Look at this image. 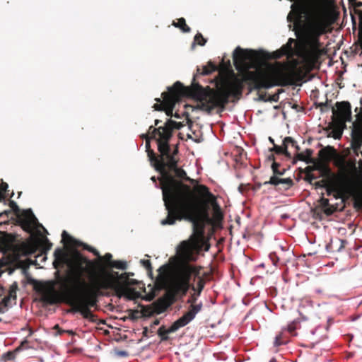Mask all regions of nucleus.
<instances>
[{"instance_id":"1","label":"nucleus","mask_w":362,"mask_h":362,"mask_svg":"<svg viewBox=\"0 0 362 362\" xmlns=\"http://www.w3.org/2000/svg\"><path fill=\"white\" fill-rule=\"evenodd\" d=\"M233 58L237 68L241 66L245 69L242 79L236 76L232 80L225 79L216 89L209 86L203 87L195 82L197 76H194L190 86H184L181 82L176 81L168 88V92H163L161 95L164 99L163 110L166 115L172 116L176 103L182 97L195 99L197 101L195 109L211 113L216 107L223 109L230 97L238 99L242 95L244 82L248 85L250 92L293 83L294 74L287 69L286 64L277 62L257 65L253 62L259 58L255 51L238 47L233 52Z\"/></svg>"},{"instance_id":"45","label":"nucleus","mask_w":362,"mask_h":362,"mask_svg":"<svg viewBox=\"0 0 362 362\" xmlns=\"http://www.w3.org/2000/svg\"><path fill=\"white\" fill-rule=\"evenodd\" d=\"M156 100L158 103H160V104H155L153 105L154 109L158 111L163 110V108L165 107L164 106V99L163 98V101H161V100L160 98H156Z\"/></svg>"},{"instance_id":"62","label":"nucleus","mask_w":362,"mask_h":362,"mask_svg":"<svg viewBox=\"0 0 362 362\" xmlns=\"http://www.w3.org/2000/svg\"><path fill=\"white\" fill-rule=\"evenodd\" d=\"M151 180H152L153 182H155V183L156 182L157 178H156L155 176L151 177Z\"/></svg>"},{"instance_id":"40","label":"nucleus","mask_w":362,"mask_h":362,"mask_svg":"<svg viewBox=\"0 0 362 362\" xmlns=\"http://www.w3.org/2000/svg\"><path fill=\"white\" fill-rule=\"evenodd\" d=\"M141 263L142 264V265L146 269L147 272L151 274H152V270H153V268H152V266H151V263L150 262V260H148V259H141Z\"/></svg>"},{"instance_id":"31","label":"nucleus","mask_w":362,"mask_h":362,"mask_svg":"<svg viewBox=\"0 0 362 362\" xmlns=\"http://www.w3.org/2000/svg\"><path fill=\"white\" fill-rule=\"evenodd\" d=\"M62 240L65 244L69 245L71 246H75L77 245V241L73 238L71 235H69L66 231L64 230L62 234Z\"/></svg>"},{"instance_id":"16","label":"nucleus","mask_w":362,"mask_h":362,"mask_svg":"<svg viewBox=\"0 0 362 362\" xmlns=\"http://www.w3.org/2000/svg\"><path fill=\"white\" fill-rule=\"evenodd\" d=\"M272 185L277 190H287L294 185L293 180L291 177L281 178L278 176H272L269 181L264 182V185Z\"/></svg>"},{"instance_id":"4","label":"nucleus","mask_w":362,"mask_h":362,"mask_svg":"<svg viewBox=\"0 0 362 362\" xmlns=\"http://www.w3.org/2000/svg\"><path fill=\"white\" fill-rule=\"evenodd\" d=\"M168 140L160 138L157 139L158 151L160 155L156 157L151 165L161 175L158 180L160 181V189H162L163 202L169 201L180 194H183L192 190L191 186L182 182L173 177L168 172L173 169L178 164L177 158L178 147L176 146L172 151Z\"/></svg>"},{"instance_id":"3","label":"nucleus","mask_w":362,"mask_h":362,"mask_svg":"<svg viewBox=\"0 0 362 362\" xmlns=\"http://www.w3.org/2000/svg\"><path fill=\"white\" fill-rule=\"evenodd\" d=\"M168 215L161 225H174L177 221L185 220L192 223L194 235L199 239L204 237L205 223L209 219V204L199 200L192 190L164 202Z\"/></svg>"},{"instance_id":"15","label":"nucleus","mask_w":362,"mask_h":362,"mask_svg":"<svg viewBox=\"0 0 362 362\" xmlns=\"http://www.w3.org/2000/svg\"><path fill=\"white\" fill-rule=\"evenodd\" d=\"M173 303V295H165L158 298L152 303V313L161 314L165 312Z\"/></svg>"},{"instance_id":"49","label":"nucleus","mask_w":362,"mask_h":362,"mask_svg":"<svg viewBox=\"0 0 362 362\" xmlns=\"http://www.w3.org/2000/svg\"><path fill=\"white\" fill-rule=\"evenodd\" d=\"M356 11L358 13L361 18H362V2L358 1L354 4Z\"/></svg>"},{"instance_id":"24","label":"nucleus","mask_w":362,"mask_h":362,"mask_svg":"<svg viewBox=\"0 0 362 362\" xmlns=\"http://www.w3.org/2000/svg\"><path fill=\"white\" fill-rule=\"evenodd\" d=\"M168 172L170 173V172H173L175 174L173 177L175 178V180L181 181L183 183L184 181H185V177H187V175L185 170L182 168L178 167L177 165H176V167H175L173 169H170Z\"/></svg>"},{"instance_id":"7","label":"nucleus","mask_w":362,"mask_h":362,"mask_svg":"<svg viewBox=\"0 0 362 362\" xmlns=\"http://www.w3.org/2000/svg\"><path fill=\"white\" fill-rule=\"evenodd\" d=\"M327 194H333L335 199H349L354 201L355 207H362V181H356L346 175L339 176L330 180L325 188Z\"/></svg>"},{"instance_id":"28","label":"nucleus","mask_w":362,"mask_h":362,"mask_svg":"<svg viewBox=\"0 0 362 362\" xmlns=\"http://www.w3.org/2000/svg\"><path fill=\"white\" fill-rule=\"evenodd\" d=\"M172 25L175 28H180L184 33H189L191 30L190 28L186 24L184 18H178L177 22L173 21Z\"/></svg>"},{"instance_id":"58","label":"nucleus","mask_w":362,"mask_h":362,"mask_svg":"<svg viewBox=\"0 0 362 362\" xmlns=\"http://www.w3.org/2000/svg\"><path fill=\"white\" fill-rule=\"evenodd\" d=\"M165 269L166 266L163 265L158 269V272H160V274H161L164 270H165Z\"/></svg>"},{"instance_id":"63","label":"nucleus","mask_w":362,"mask_h":362,"mask_svg":"<svg viewBox=\"0 0 362 362\" xmlns=\"http://www.w3.org/2000/svg\"><path fill=\"white\" fill-rule=\"evenodd\" d=\"M159 323H160V321H159L158 320H156L153 322V325H159Z\"/></svg>"},{"instance_id":"25","label":"nucleus","mask_w":362,"mask_h":362,"mask_svg":"<svg viewBox=\"0 0 362 362\" xmlns=\"http://www.w3.org/2000/svg\"><path fill=\"white\" fill-rule=\"evenodd\" d=\"M270 151H273L276 154H284L288 158H291V154L288 151L287 146L283 142L282 146H278L274 144V146L272 148H270Z\"/></svg>"},{"instance_id":"59","label":"nucleus","mask_w":362,"mask_h":362,"mask_svg":"<svg viewBox=\"0 0 362 362\" xmlns=\"http://www.w3.org/2000/svg\"><path fill=\"white\" fill-rule=\"evenodd\" d=\"M160 123H161V120H160V119H156L154 121L155 126H158Z\"/></svg>"},{"instance_id":"36","label":"nucleus","mask_w":362,"mask_h":362,"mask_svg":"<svg viewBox=\"0 0 362 362\" xmlns=\"http://www.w3.org/2000/svg\"><path fill=\"white\" fill-rule=\"evenodd\" d=\"M8 184L4 182H1L0 183V202L6 198V192L8 189Z\"/></svg>"},{"instance_id":"46","label":"nucleus","mask_w":362,"mask_h":362,"mask_svg":"<svg viewBox=\"0 0 362 362\" xmlns=\"http://www.w3.org/2000/svg\"><path fill=\"white\" fill-rule=\"evenodd\" d=\"M287 55L284 51H281V49L273 52V58L274 59H280L283 56Z\"/></svg>"},{"instance_id":"23","label":"nucleus","mask_w":362,"mask_h":362,"mask_svg":"<svg viewBox=\"0 0 362 362\" xmlns=\"http://www.w3.org/2000/svg\"><path fill=\"white\" fill-rule=\"evenodd\" d=\"M313 151L310 148H307L305 152L298 153L296 158L301 161H304L306 163L314 164L316 161L315 159L312 158Z\"/></svg>"},{"instance_id":"44","label":"nucleus","mask_w":362,"mask_h":362,"mask_svg":"<svg viewBox=\"0 0 362 362\" xmlns=\"http://www.w3.org/2000/svg\"><path fill=\"white\" fill-rule=\"evenodd\" d=\"M283 141L287 147L288 144H291V146H293L294 148L296 145H298L297 142L292 137L290 136L285 137Z\"/></svg>"},{"instance_id":"17","label":"nucleus","mask_w":362,"mask_h":362,"mask_svg":"<svg viewBox=\"0 0 362 362\" xmlns=\"http://www.w3.org/2000/svg\"><path fill=\"white\" fill-rule=\"evenodd\" d=\"M0 250L4 253L14 252L16 250L15 237L7 233H2L0 235Z\"/></svg>"},{"instance_id":"10","label":"nucleus","mask_w":362,"mask_h":362,"mask_svg":"<svg viewBox=\"0 0 362 362\" xmlns=\"http://www.w3.org/2000/svg\"><path fill=\"white\" fill-rule=\"evenodd\" d=\"M361 107H356L354 112H356V120L353 122L351 130V146L354 151L357 153L362 146V97L360 98Z\"/></svg>"},{"instance_id":"9","label":"nucleus","mask_w":362,"mask_h":362,"mask_svg":"<svg viewBox=\"0 0 362 362\" xmlns=\"http://www.w3.org/2000/svg\"><path fill=\"white\" fill-rule=\"evenodd\" d=\"M185 181L189 182L191 185H194V187H191V189L194 196L199 200L206 201L207 204H210L213 206L216 213L221 214L220 206L216 202V197L209 191L208 187L204 185L198 184V181L197 180L190 178L188 176L187 177H185Z\"/></svg>"},{"instance_id":"13","label":"nucleus","mask_w":362,"mask_h":362,"mask_svg":"<svg viewBox=\"0 0 362 362\" xmlns=\"http://www.w3.org/2000/svg\"><path fill=\"white\" fill-rule=\"evenodd\" d=\"M183 126L184 124L182 122L168 119L163 127L156 128L151 125L149 127V131L153 133V137L158 134V138L170 141L173 136V129H180Z\"/></svg>"},{"instance_id":"51","label":"nucleus","mask_w":362,"mask_h":362,"mask_svg":"<svg viewBox=\"0 0 362 362\" xmlns=\"http://www.w3.org/2000/svg\"><path fill=\"white\" fill-rule=\"evenodd\" d=\"M15 358V354L11 351H8L6 354H4V359L6 361H11L14 359Z\"/></svg>"},{"instance_id":"48","label":"nucleus","mask_w":362,"mask_h":362,"mask_svg":"<svg viewBox=\"0 0 362 362\" xmlns=\"http://www.w3.org/2000/svg\"><path fill=\"white\" fill-rule=\"evenodd\" d=\"M84 248L86 250H87L88 251L92 252L94 255L97 256L98 257H99V256L100 255L99 252L96 249H95L94 247H93L91 246L86 245V246H84Z\"/></svg>"},{"instance_id":"56","label":"nucleus","mask_w":362,"mask_h":362,"mask_svg":"<svg viewBox=\"0 0 362 362\" xmlns=\"http://www.w3.org/2000/svg\"><path fill=\"white\" fill-rule=\"evenodd\" d=\"M268 160L274 163V161H275V156L273 154H271L268 156Z\"/></svg>"},{"instance_id":"55","label":"nucleus","mask_w":362,"mask_h":362,"mask_svg":"<svg viewBox=\"0 0 362 362\" xmlns=\"http://www.w3.org/2000/svg\"><path fill=\"white\" fill-rule=\"evenodd\" d=\"M316 188H322V185L319 181H316L313 183Z\"/></svg>"},{"instance_id":"26","label":"nucleus","mask_w":362,"mask_h":362,"mask_svg":"<svg viewBox=\"0 0 362 362\" xmlns=\"http://www.w3.org/2000/svg\"><path fill=\"white\" fill-rule=\"evenodd\" d=\"M17 288H18V286H17L16 283H14L13 285L11 286L9 292H8V295L7 296L4 297L1 300L2 304H4L5 306H6L8 304V303L11 298H13V299L16 298Z\"/></svg>"},{"instance_id":"18","label":"nucleus","mask_w":362,"mask_h":362,"mask_svg":"<svg viewBox=\"0 0 362 362\" xmlns=\"http://www.w3.org/2000/svg\"><path fill=\"white\" fill-rule=\"evenodd\" d=\"M157 136H158V135L156 134L155 136V137H153V133L151 132H150L149 129L148 130V134H143L141 136L142 138L146 139V151L147 153V156H148V160L151 163V165L152 164V163L153 161H155V159H156V157L157 156V155L153 151V150L151 148L150 140L156 139L157 141V139L158 138V137H156Z\"/></svg>"},{"instance_id":"29","label":"nucleus","mask_w":362,"mask_h":362,"mask_svg":"<svg viewBox=\"0 0 362 362\" xmlns=\"http://www.w3.org/2000/svg\"><path fill=\"white\" fill-rule=\"evenodd\" d=\"M280 167H281L280 163H279L276 161H274V163H272V170L273 171L272 176L280 177V176L284 175V173H286V169L285 168L281 169Z\"/></svg>"},{"instance_id":"35","label":"nucleus","mask_w":362,"mask_h":362,"mask_svg":"<svg viewBox=\"0 0 362 362\" xmlns=\"http://www.w3.org/2000/svg\"><path fill=\"white\" fill-rule=\"evenodd\" d=\"M298 322L296 320L293 321L292 322H291L288 326H287V328H286V330L288 331V332L292 335V336H296V330L297 329V324Z\"/></svg>"},{"instance_id":"11","label":"nucleus","mask_w":362,"mask_h":362,"mask_svg":"<svg viewBox=\"0 0 362 362\" xmlns=\"http://www.w3.org/2000/svg\"><path fill=\"white\" fill-rule=\"evenodd\" d=\"M336 109L332 107V120L339 126H346V122L352 119L351 105L348 101L337 102Z\"/></svg>"},{"instance_id":"6","label":"nucleus","mask_w":362,"mask_h":362,"mask_svg":"<svg viewBox=\"0 0 362 362\" xmlns=\"http://www.w3.org/2000/svg\"><path fill=\"white\" fill-rule=\"evenodd\" d=\"M206 281L203 276H200V267L189 264L188 263L180 264L175 270L173 281L172 290L173 295H180L184 296L187 294L189 288L194 293H192L187 300L189 304L187 311H189L192 305H200V310L197 314L202 311L203 303H197L199 296L203 291Z\"/></svg>"},{"instance_id":"39","label":"nucleus","mask_w":362,"mask_h":362,"mask_svg":"<svg viewBox=\"0 0 362 362\" xmlns=\"http://www.w3.org/2000/svg\"><path fill=\"white\" fill-rule=\"evenodd\" d=\"M281 51H284L287 56L291 55L293 52V47L292 45H291V43H286V45H283L281 48Z\"/></svg>"},{"instance_id":"32","label":"nucleus","mask_w":362,"mask_h":362,"mask_svg":"<svg viewBox=\"0 0 362 362\" xmlns=\"http://www.w3.org/2000/svg\"><path fill=\"white\" fill-rule=\"evenodd\" d=\"M191 253H192V251H191V248L189 246V245L185 242L182 243V248L180 250V255L184 258H189V256L191 255Z\"/></svg>"},{"instance_id":"14","label":"nucleus","mask_w":362,"mask_h":362,"mask_svg":"<svg viewBox=\"0 0 362 362\" xmlns=\"http://www.w3.org/2000/svg\"><path fill=\"white\" fill-rule=\"evenodd\" d=\"M25 252L28 254H34L38 250L42 254L46 255L51 250L52 243L45 237L42 239H32L24 245Z\"/></svg>"},{"instance_id":"53","label":"nucleus","mask_w":362,"mask_h":362,"mask_svg":"<svg viewBox=\"0 0 362 362\" xmlns=\"http://www.w3.org/2000/svg\"><path fill=\"white\" fill-rule=\"evenodd\" d=\"M269 258H270L271 261L272 262L273 264L276 265V264L279 261V257H277V255L275 253H271L269 255Z\"/></svg>"},{"instance_id":"20","label":"nucleus","mask_w":362,"mask_h":362,"mask_svg":"<svg viewBox=\"0 0 362 362\" xmlns=\"http://www.w3.org/2000/svg\"><path fill=\"white\" fill-rule=\"evenodd\" d=\"M335 149L332 146H327L319 151L318 155L320 160L323 163L329 162L335 154Z\"/></svg>"},{"instance_id":"47","label":"nucleus","mask_w":362,"mask_h":362,"mask_svg":"<svg viewBox=\"0 0 362 362\" xmlns=\"http://www.w3.org/2000/svg\"><path fill=\"white\" fill-rule=\"evenodd\" d=\"M317 107H320L321 112H325L328 109V100L325 103H320L316 105Z\"/></svg>"},{"instance_id":"37","label":"nucleus","mask_w":362,"mask_h":362,"mask_svg":"<svg viewBox=\"0 0 362 362\" xmlns=\"http://www.w3.org/2000/svg\"><path fill=\"white\" fill-rule=\"evenodd\" d=\"M194 42L200 46H204L206 42V39L201 33H198L194 36Z\"/></svg>"},{"instance_id":"41","label":"nucleus","mask_w":362,"mask_h":362,"mask_svg":"<svg viewBox=\"0 0 362 362\" xmlns=\"http://www.w3.org/2000/svg\"><path fill=\"white\" fill-rule=\"evenodd\" d=\"M283 92L282 89H279L277 93L268 97V101L278 102L279 100V94Z\"/></svg>"},{"instance_id":"5","label":"nucleus","mask_w":362,"mask_h":362,"mask_svg":"<svg viewBox=\"0 0 362 362\" xmlns=\"http://www.w3.org/2000/svg\"><path fill=\"white\" fill-rule=\"evenodd\" d=\"M306 16L308 21L306 32L308 35V45L303 53V58L307 62H313L319 55L321 43L320 37L327 32V21L324 7L321 0L309 1L298 12L295 21V26L299 29L304 28L301 20V14Z\"/></svg>"},{"instance_id":"19","label":"nucleus","mask_w":362,"mask_h":362,"mask_svg":"<svg viewBox=\"0 0 362 362\" xmlns=\"http://www.w3.org/2000/svg\"><path fill=\"white\" fill-rule=\"evenodd\" d=\"M310 169H315V170H318L320 172V175L318 177H322L329 179V177L332 176V171L326 163L319 162L318 160H316L313 166L307 167V170Z\"/></svg>"},{"instance_id":"60","label":"nucleus","mask_w":362,"mask_h":362,"mask_svg":"<svg viewBox=\"0 0 362 362\" xmlns=\"http://www.w3.org/2000/svg\"><path fill=\"white\" fill-rule=\"evenodd\" d=\"M287 42L291 43V45H292L293 43L295 42V40L293 38H289Z\"/></svg>"},{"instance_id":"33","label":"nucleus","mask_w":362,"mask_h":362,"mask_svg":"<svg viewBox=\"0 0 362 362\" xmlns=\"http://www.w3.org/2000/svg\"><path fill=\"white\" fill-rule=\"evenodd\" d=\"M110 268H116L124 270L127 268V264L124 261L114 260L112 262H111Z\"/></svg>"},{"instance_id":"57","label":"nucleus","mask_w":362,"mask_h":362,"mask_svg":"<svg viewBox=\"0 0 362 362\" xmlns=\"http://www.w3.org/2000/svg\"><path fill=\"white\" fill-rule=\"evenodd\" d=\"M11 213V211L8 210V211H4L1 213H0V217L2 216L4 214L8 216L9 214Z\"/></svg>"},{"instance_id":"30","label":"nucleus","mask_w":362,"mask_h":362,"mask_svg":"<svg viewBox=\"0 0 362 362\" xmlns=\"http://www.w3.org/2000/svg\"><path fill=\"white\" fill-rule=\"evenodd\" d=\"M112 259V255L110 253H106L104 256H99L98 262H94L95 264L96 263L100 264L102 262H104L105 264V266L108 268H110L111 262H112L114 260Z\"/></svg>"},{"instance_id":"27","label":"nucleus","mask_w":362,"mask_h":362,"mask_svg":"<svg viewBox=\"0 0 362 362\" xmlns=\"http://www.w3.org/2000/svg\"><path fill=\"white\" fill-rule=\"evenodd\" d=\"M130 273H122L118 276V279L124 285H126L127 288H129V285H135L136 284V280L129 279V276ZM131 275H134L133 273H131Z\"/></svg>"},{"instance_id":"22","label":"nucleus","mask_w":362,"mask_h":362,"mask_svg":"<svg viewBox=\"0 0 362 362\" xmlns=\"http://www.w3.org/2000/svg\"><path fill=\"white\" fill-rule=\"evenodd\" d=\"M319 203L323 212L328 216L332 214L337 210V207L331 205L329 199L323 197L320 198Z\"/></svg>"},{"instance_id":"54","label":"nucleus","mask_w":362,"mask_h":362,"mask_svg":"<svg viewBox=\"0 0 362 362\" xmlns=\"http://www.w3.org/2000/svg\"><path fill=\"white\" fill-rule=\"evenodd\" d=\"M259 100L261 101L267 102L268 97L267 96V93L265 92L259 93Z\"/></svg>"},{"instance_id":"64","label":"nucleus","mask_w":362,"mask_h":362,"mask_svg":"<svg viewBox=\"0 0 362 362\" xmlns=\"http://www.w3.org/2000/svg\"><path fill=\"white\" fill-rule=\"evenodd\" d=\"M26 344H28V341L25 340V341L21 342V346H23Z\"/></svg>"},{"instance_id":"43","label":"nucleus","mask_w":362,"mask_h":362,"mask_svg":"<svg viewBox=\"0 0 362 362\" xmlns=\"http://www.w3.org/2000/svg\"><path fill=\"white\" fill-rule=\"evenodd\" d=\"M283 141L287 147L288 144H291V146H293L294 148L296 145H298L297 142L292 137L290 136L285 137Z\"/></svg>"},{"instance_id":"52","label":"nucleus","mask_w":362,"mask_h":362,"mask_svg":"<svg viewBox=\"0 0 362 362\" xmlns=\"http://www.w3.org/2000/svg\"><path fill=\"white\" fill-rule=\"evenodd\" d=\"M281 336L282 334H280L275 337L274 345L276 346H279L284 344L283 341L281 340Z\"/></svg>"},{"instance_id":"61","label":"nucleus","mask_w":362,"mask_h":362,"mask_svg":"<svg viewBox=\"0 0 362 362\" xmlns=\"http://www.w3.org/2000/svg\"><path fill=\"white\" fill-rule=\"evenodd\" d=\"M119 355L120 356H127V353L126 351H122L119 352Z\"/></svg>"},{"instance_id":"21","label":"nucleus","mask_w":362,"mask_h":362,"mask_svg":"<svg viewBox=\"0 0 362 362\" xmlns=\"http://www.w3.org/2000/svg\"><path fill=\"white\" fill-rule=\"evenodd\" d=\"M346 126H339L332 121V123L329 124L327 131L331 130L328 133V136H332L335 139H339L341 137L343 129Z\"/></svg>"},{"instance_id":"2","label":"nucleus","mask_w":362,"mask_h":362,"mask_svg":"<svg viewBox=\"0 0 362 362\" xmlns=\"http://www.w3.org/2000/svg\"><path fill=\"white\" fill-rule=\"evenodd\" d=\"M54 269L62 268L66 264L69 271L62 276L55 272L56 281L48 283L41 297V300L48 305L65 303L71 307V310L80 313L83 318L91 322L96 321L90 308L97 303V299L103 295L102 290H112L116 296H125L133 299L134 291L127 288L118 279L117 272H104L99 279L87 282L85 276H92L95 270L94 262L88 259L78 252L69 257L64 248L57 247L54 252Z\"/></svg>"},{"instance_id":"42","label":"nucleus","mask_w":362,"mask_h":362,"mask_svg":"<svg viewBox=\"0 0 362 362\" xmlns=\"http://www.w3.org/2000/svg\"><path fill=\"white\" fill-rule=\"evenodd\" d=\"M354 52L356 54H362V33L359 36L358 44L356 45Z\"/></svg>"},{"instance_id":"38","label":"nucleus","mask_w":362,"mask_h":362,"mask_svg":"<svg viewBox=\"0 0 362 362\" xmlns=\"http://www.w3.org/2000/svg\"><path fill=\"white\" fill-rule=\"evenodd\" d=\"M215 69L214 66L211 65L210 68L207 66H203L202 71L200 72V69H197V73L200 75H209Z\"/></svg>"},{"instance_id":"8","label":"nucleus","mask_w":362,"mask_h":362,"mask_svg":"<svg viewBox=\"0 0 362 362\" xmlns=\"http://www.w3.org/2000/svg\"><path fill=\"white\" fill-rule=\"evenodd\" d=\"M199 310L200 305H192L190 310L185 313L183 315L180 317L179 319H177L176 321H175L168 329H165L164 326H161L158 330V334L161 337V340H168V334L175 332L180 328L188 325L195 318L197 312Z\"/></svg>"},{"instance_id":"34","label":"nucleus","mask_w":362,"mask_h":362,"mask_svg":"<svg viewBox=\"0 0 362 362\" xmlns=\"http://www.w3.org/2000/svg\"><path fill=\"white\" fill-rule=\"evenodd\" d=\"M313 170H315V169L307 170V168H305V180L311 184H313V180H315L316 179L318 178V176H316L313 173Z\"/></svg>"},{"instance_id":"50","label":"nucleus","mask_w":362,"mask_h":362,"mask_svg":"<svg viewBox=\"0 0 362 362\" xmlns=\"http://www.w3.org/2000/svg\"><path fill=\"white\" fill-rule=\"evenodd\" d=\"M332 179L325 178L321 180H319L320 183L322 185V188H326L329 185L330 180Z\"/></svg>"},{"instance_id":"12","label":"nucleus","mask_w":362,"mask_h":362,"mask_svg":"<svg viewBox=\"0 0 362 362\" xmlns=\"http://www.w3.org/2000/svg\"><path fill=\"white\" fill-rule=\"evenodd\" d=\"M9 206L18 218V222L25 231L30 232L33 225L37 221L31 209L21 212L19 207L14 201H9Z\"/></svg>"}]
</instances>
